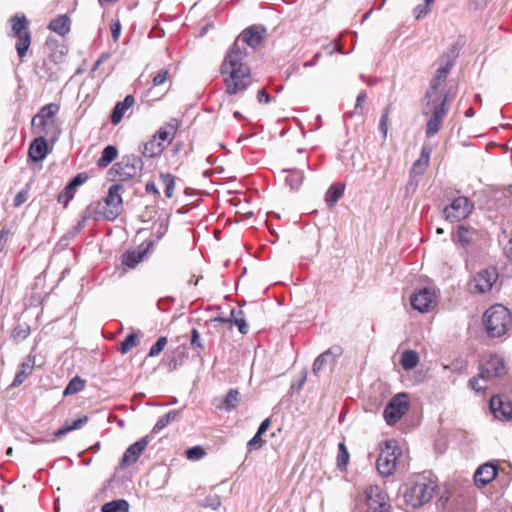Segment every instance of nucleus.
Wrapping results in <instances>:
<instances>
[{
    "mask_svg": "<svg viewBox=\"0 0 512 512\" xmlns=\"http://www.w3.org/2000/svg\"><path fill=\"white\" fill-rule=\"evenodd\" d=\"M399 453V447L396 441L388 440L385 442V447L382 449L376 462L377 470L382 476H390L393 474Z\"/></svg>",
    "mask_w": 512,
    "mask_h": 512,
    "instance_id": "7",
    "label": "nucleus"
},
{
    "mask_svg": "<svg viewBox=\"0 0 512 512\" xmlns=\"http://www.w3.org/2000/svg\"><path fill=\"white\" fill-rule=\"evenodd\" d=\"M257 100L259 103H268L270 101V96L264 89H261L257 93Z\"/></svg>",
    "mask_w": 512,
    "mask_h": 512,
    "instance_id": "61",
    "label": "nucleus"
},
{
    "mask_svg": "<svg viewBox=\"0 0 512 512\" xmlns=\"http://www.w3.org/2000/svg\"><path fill=\"white\" fill-rule=\"evenodd\" d=\"M221 505V500H220V497L218 495H208L207 497H205V499L203 500L202 502V506L203 507H208V508H211L213 510H216L220 507Z\"/></svg>",
    "mask_w": 512,
    "mask_h": 512,
    "instance_id": "47",
    "label": "nucleus"
},
{
    "mask_svg": "<svg viewBox=\"0 0 512 512\" xmlns=\"http://www.w3.org/2000/svg\"><path fill=\"white\" fill-rule=\"evenodd\" d=\"M147 445H148L147 437H143L140 440L133 443L132 445H130L126 449V451L122 457V464L125 466L134 464L139 459V457L141 456V454L143 453V451L145 450Z\"/></svg>",
    "mask_w": 512,
    "mask_h": 512,
    "instance_id": "19",
    "label": "nucleus"
},
{
    "mask_svg": "<svg viewBox=\"0 0 512 512\" xmlns=\"http://www.w3.org/2000/svg\"><path fill=\"white\" fill-rule=\"evenodd\" d=\"M190 345L193 348H203V343L201 341L200 334L196 328H193L191 331Z\"/></svg>",
    "mask_w": 512,
    "mask_h": 512,
    "instance_id": "52",
    "label": "nucleus"
},
{
    "mask_svg": "<svg viewBox=\"0 0 512 512\" xmlns=\"http://www.w3.org/2000/svg\"><path fill=\"white\" fill-rule=\"evenodd\" d=\"M409 408L407 394L399 393L394 396L384 409L383 416L388 425H394Z\"/></svg>",
    "mask_w": 512,
    "mask_h": 512,
    "instance_id": "11",
    "label": "nucleus"
},
{
    "mask_svg": "<svg viewBox=\"0 0 512 512\" xmlns=\"http://www.w3.org/2000/svg\"><path fill=\"white\" fill-rule=\"evenodd\" d=\"M246 59V57L227 50L220 66V73L223 76L225 92L228 95L242 93L253 83L251 69L247 65Z\"/></svg>",
    "mask_w": 512,
    "mask_h": 512,
    "instance_id": "1",
    "label": "nucleus"
},
{
    "mask_svg": "<svg viewBox=\"0 0 512 512\" xmlns=\"http://www.w3.org/2000/svg\"><path fill=\"white\" fill-rule=\"evenodd\" d=\"M490 409L495 418L508 421L512 419V404L508 401H504L499 396H493L490 399Z\"/></svg>",
    "mask_w": 512,
    "mask_h": 512,
    "instance_id": "17",
    "label": "nucleus"
},
{
    "mask_svg": "<svg viewBox=\"0 0 512 512\" xmlns=\"http://www.w3.org/2000/svg\"><path fill=\"white\" fill-rule=\"evenodd\" d=\"M447 101L448 97L447 95H444L440 103L435 104L433 107L427 108L428 114H430V118L426 124V137L430 138L440 131L448 110L446 106Z\"/></svg>",
    "mask_w": 512,
    "mask_h": 512,
    "instance_id": "10",
    "label": "nucleus"
},
{
    "mask_svg": "<svg viewBox=\"0 0 512 512\" xmlns=\"http://www.w3.org/2000/svg\"><path fill=\"white\" fill-rule=\"evenodd\" d=\"M48 28L61 36H65L70 31V19L66 15H60L49 23Z\"/></svg>",
    "mask_w": 512,
    "mask_h": 512,
    "instance_id": "25",
    "label": "nucleus"
},
{
    "mask_svg": "<svg viewBox=\"0 0 512 512\" xmlns=\"http://www.w3.org/2000/svg\"><path fill=\"white\" fill-rule=\"evenodd\" d=\"M418 186V179L417 178H410L407 185H406V191L407 192H414Z\"/></svg>",
    "mask_w": 512,
    "mask_h": 512,
    "instance_id": "64",
    "label": "nucleus"
},
{
    "mask_svg": "<svg viewBox=\"0 0 512 512\" xmlns=\"http://www.w3.org/2000/svg\"><path fill=\"white\" fill-rule=\"evenodd\" d=\"M240 393L236 389H230L224 398V405L227 411L235 409L239 404Z\"/></svg>",
    "mask_w": 512,
    "mask_h": 512,
    "instance_id": "41",
    "label": "nucleus"
},
{
    "mask_svg": "<svg viewBox=\"0 0 512 512\" xmlns=\"http://www.w3.org/2000/svg\"><path fill=\"white\" fill-rule=\"evenodd\" d=\"M48 154V144L45 139V136L39 135L36 139H34L28 150V157L33 162H39L45 159Z\"/></svg>",
    "mask_w": 512,
    "mask_h": 512,
    "instance_id": "20",
    "label": "nucleus"
},
{
    "mask_svg": "<svg viewBox=\"0 0 512 512\" xmlns=\"http://www.w3.org/2000/svg\"><path fill=\"white\" fill-rule=\"evenodd\" d=\"M181 411L180 410H171L165 415L161 416L153 427L152 432L157 433L163 428H165L169 423L175 421L179 418Z\"/></svg>",
    "mask_w": 512,
    "mask_h": 512,
    "instance_id": "32",
    "label": "nucleus"
},
{
    "mask_svg": "<svg viewBox=\"0 0 512 512\" xmlns=\"http://www.w3.org/2000/svg\"><path fill=\"white\" fill-rule=\"evenodd\" d=\"M483 325L490 337H501L512 325L510 311L501 304L491 306L483 315Z\"/></svg>",
    "mask_w": 512,
    "mask_h": 512,
    "instance_id": "4",
    "label": "nucleus"
},
{
    "mask_svg": "<svg viewBox=\"0 0 512 512\" xmlns=\"http://www.w3.org/2000/svg\"><path fill=\"white\" fill-rule=\"evenodd\" d=\"M88 421V417L87 416H83L77 420H74L72 421L71 423H69L68 421H66L64 423V425H62L55 433H54V436L56 438H60L62 437L63 435L67 434L68 432H71L73 430H76V429H79L81 428L85 423H87Z\"/></svg>",
    "mask_w": 512,
    "mask_h": 512,
    "instance_id": "28",
    "label": "nucleus"
},
{
    "mask_svg": "<svg viewBox=\"0 0 512 512\" xmlns=\"http://www.w3.org/2000/svg\"><path fill=\"white\" fill-rule=\"evenodd\" d=\"M123 186L121 184H113L108 190L104 203L95 202L87 206L83 214V222L79 223L82 227L87 219L99 220L102 217L108 221H114L123 210V200L120 192Z\"/></svg>",
    "mask_w": 512,
    "mask_h": 512,
    "instance_id": "3",
    "label": "nucleus"
},
{
    "mask_svg": "<svg viewBox=\"0 0 512 512\" xmlns=\"http://www.w3.org/2000/svg\"><path fill=\"white\" fill-rule=\"evenodd\" d=\"M168 78V70L167 69H161L153 78V85L155 87L161 86L165 83V81Z\"/></svg>",
    "mask_w": 512,
    "mask_h": 512,
    "instance_id": "50",
    "label": "nucleus"
},
{
    "mask_svg": "<svg viewBox=\"0 0 512 512\" xmlns=\"http://www.w3.org/2000/svg\"><path fill=\"white\" fill-rule=\"evenodd\" d=\"M443 99L438 95V89L434 88L429 85L426 93H425V100L426 105L423 108V114L428 115L427 108L433 107L435 104L440 103V101Z\"/></svg>",
    "mask_w": 512,
    "mask_h": 512,
    "instance_id": "35",
    "label": "nucleus"
},
{
    "mask_svg": "<svg viewBox=\"0 0 512 512\" xmlns=\"http://www.w3.org/2000/svg\"><path fill=\"white\" fill-rule=\"evenodd\" d=\"M138 343V336L135 333L128 334L125 339L120 343L119 352L122 354L128 353Z\"/></svg>",
    "mask_w": 512,
    "mask_h": 512,
    "instance_id": "42",
    "label": "nucleus"
},
{
    "mask_svg": "<svg viewBox=\"0 0 512 512\" xmlns=\"http://www.w3.org/2000/svg\"><path fill=\"white\" fill-rule=\"evenodd\" d=\"M101 512H129V503L124 499H117L105 503Z\"/></svg>",
    "mask_w": 512,
    "mask_h": 512,
    "instance_id": "33",
    "label": "nucleus"
},
{
    "mask_svg": "<svg viewBox=\"0 0 512 512\" xmlns=\"http://www.w3.org/2000/svg\"><path fill=\"white\" fill-rule=\"evenodd\" d=\"M453 65H454V60L453 59L448 60L445 65L437 68L434 78H436L437 81L441 80L442 82H445Z\"/></svg>",
    "mask_w": 512,
    "mask_h": 512,
    "instance_id": "44",
    "label": "nucleus"
},
{
    "mask_svg": "<svg viewBox=\"0 0 512 512\" xmlns=\"http://www.w3.org/2000/svg\"><path fill=\"white\" fill-rule=\"evenodd\" d=\"M164 146L154 136L140 147V152L146 158H153L162 153Z\"/></svg>",
    "mask_w": 512,
    "mask_h": 512,
    "instance_id": "24",
    "label": "nucleus"
},
{
    "mask_svg": "<svg viewBox=\"0 0 512 512\" xmlns=\"http://www.w3.org/2000/svg\"><path fill=\"white\" fill-rule=\"evenodd\" d=\"M367 99V94L364 90H362L358 96H357V99H356V104H355V111L356 112H359L361 114L364 113V107H363V103L366 101Z\"/></svg>",
    "mask_w": 512,
    "mask_h": 512,
    "instance_id": "53",
    "label": "nucleus"
},
{
    "mask_svg": "<svg viewBox=\"0 0 512 512\" xmlns=\"http://www.w3.org/2000/svg\"><path fill=\"white\" fill-rule=\"evenodd\" d=\"M85 387V381L80 377L76 376L70 380L64 390V395H72L82 391Z\"/></svg>",
    "mask_w": 512,
    "mask_h": 512,
    "instance_id": "40",
    "label": "nucleus"
},
{
    "mask_svg": "<svg viewBox=\"0 0 512 512\" xmlns=\"http://www.w3.org/2000/svg\"><path fill=\"white\" fill-rule=\"evenodd\" d=\"M479 377H472L469 380V387L475 392L479 393L485 390V387L479 385Z\"/></svg>",
    "mask_w": 512,
    "mask_h": 512,
    "instance_id": "58",
    "label": "nucleus"
},
{
    "mask_svg": "<svg viewBox=\"0 0 512 512\" xmlns=\"http://www.w3.org/2000/svg\"><path fill=\"white\" fill-rule=\"evenodd\" d=\"M497 272L494 268L484 269L477 273L473 279L474 291L485 293L489 291L497 280Z\"/></svg>",
    "mask_w": 512,
    "mask_h": 512,
    "instance_id": "15",
    "label": "nucleus"
},
{
    "mask_svg": "<svg viewBox=\"0 0 512 512\" xmlns=\"http://www.w3.org/2000/svg\"><path fill=\"white\" fill-rule=\"evenodd\" d=\"M110 58V54L107 52H104L100 55L98 60L94 63L92 67V71H95L104 61Z\"/></svg>",
    "mask_w": 512,
    "mask_h": 512,
    "instance_id": "63",
    "label": "nucleus"
},
{
    "mask_svg": "<svg viewBox=\"0 0 512 512\" xmlns=\"http://www.w3.org/2000/svg\"><path fill=\"white\" fill-rule=\"evenodd\" d=\"M344 192V186L339 184H333L327 190L325 195V202L328 207H333L337 201L342 197Z\"/></svg>",
    "mask_w": 512,
    "mask_h": 512,
    "instance_id": "31",
    "label": "nucleus"
},
{
    "mask_svg": "<svg viewBox=\"0 0 512 512\" xmlns=\"http://www.w3.org/2000/svg\"><path fill=\"white\" fill-rule=\"evenodd\" d=\"M205 455V451L200 446H194L186 450V457L189 460H199Z\"/></svg>",
    "mask_w": 512,
    "mask_h": 512,
    "instance_id": "48",
    "label": "nucleus"
},
{
    "mask_svg": "<svg viewBox=\"0 0 512 512\" xmlns=\"http://www.w3.org/2000/svg\"><path fill=\"white\" fill-rule=\"evenodd\" d=\"M437 487L435 478L431 475L420 474L400 488L397 505L405 511L423 506L433 498Z\"/></svg>",
    "mask_w": 512,
    "mask_h": 512,
    "instance_id": "2",
    "label": "nucleus"
},
{
    "mask_svg": "<svg viewBox=\"0 0 512 512\" xmlns=\"http://www.w3.org/2000/svg\"><path fill=\"white\" fill-rule=\"evenodd\" d=\"M284 171L289 172V175L285 179L287 185H289L291 190H298L304 180L303 171L300 169H290V170H284Z\"/></svg>",
    "mask_w": 512,
    "mask_h": 512,
    "instance_id": "30",
    "label": "nucleus"
},
{
    "mask_svg": "<svg viewBox=\"0 0 512 512\" xmlns=\"http://www.w3.org/2000/svg\"><path fill=\"white\" fill-rule=\"evenodd\" d=\"M473 203L465 196L455 198L450 205L443 210L447 221L454 223L467 218L473 210Z\"/></svg>",
    "mask_w": 512,
    "mask_h": 512,
    "instance_id": "9",
    "label": "nucleus"
},
{
    "mask_svg": "<svg viewBox=\"0 0 512 512\" xmlns=\"http://www.w3.org/2000/svg\"><path fill=\"white\" fill-rule=\"evenodd\" d=\"M262 434L256 432L253 438L248 442V448L250 450L260 448L264 444V440L262 439Z\"/></svg>",
    "mask_w": 512,
    "mask_h": 512,
    "instance_id": "51",
    "label": "nucleus"
},
{
    "mask_svg": "<svg viewBox=\"0 0 512 512\" xmlns=\"http://www.w3.org/2000/svg\"><path fill=\"white\" fill-rule=\"evenodd\" d=\"M343 354V349L339 345H333L323 353H321L315 360L312 366V372L315 376L327 367L336 365L339 357Z\"/></svg>",
    "mask_w": 512,
    "mask_h": 512,
    "instance_id": "14",
    "label": "nucleus"
},
{
    "mask_svg": "<svg viewBox=\"0 0 512 512\" xmlns=\"http://www.w3.org/2000/svg\"><path fill=\"white\" fill-rule=\"evenodd\" d=\"M145 191L148 194H153L155 197L160 196V192L153 181L147 182L145 185Z\"/></svg>",
    "mask_w": 512,
    "mask_h": 512,
    "instance_id": "59",
    "label": "nucleus"
},
{
    "mask_svg": "<svg viewBox=\"0 0 512 512\" xmlns=\"http://www.w3.org/2000/svg\"><path fill=\"white\" fill-rule=\"evenodd\" d=\"M266 29L260 26H252L244 30L228 49L242 57H248V47L255 49L262 41Z\"/></svg>",
    "mask_w": 512,
    "mask_h": 512,
    "instance_id": "6",
    "label": "nucleus"
},
{
    "mask_svg": "<svg viewBox=\"0 0 512 512\" xmlns=\"http://www.w3.org/2000/svg\"><path fill=\"white\" fill-rule=\"evenodd\" d=\"M367 512H388L390 508L389 498L379 486H370L366 492Z\"/></svg>",
    "mask_w": 512,
    "mask_h": 512,
    "instance_id": "12",
    "label": "nucleus"
},
{
    "mask_svg": "<svg viewBox=\"0 0 512 512\" xmlns=\"http://www.w3.org/2000/svg\"><path fill=\"white\" fill-rule=\"evenodd\" d=\"M430 12V7L427 4H420L415 7L414 14L416 19H420L423 16H426Z\"/></svg>",
    "mask_w": 512,
    "mask_h": 512,
    "instance_id": "55",
    "label": "nucleus"
},
{
    "mask_svg": "<svg viewBox=\"0 0 512 512\" xmlns=\"http://www.w3.org/2000/svg\"><path fill=\"white\" fill-rule=\"evenodd\" d=\"M143 162L136 155H125L108 171L110 180L127 181L141 174Z\"/></svg>",
    "mask_w": 512,
    "mask_h": 512,
    "instance_id": "5",
    "label": "nucleus"
},
{
    "mask_svg": "<svg viewBox=\"0 0 512 512\" xmlns=\"http://www.w3.org/2000/svg\"><path fill=\"white\" fill-rule=\"evenodd\" d=\"M58 111L59 106L55 103L43 106L32 118L31 124L34 133L42 136L48 135V129L54 125V117Z\"/></svg>",
    "mask_w": 512,
    "mask_h": 512,
    "instance_id": "8",
    "label": "nucleus"
},
{
    "mask_svg": "<svg viewBox=\"0 0 512 512\" xmlns=\"http://www.w3.org/2000/svg\"><path fill=\"white\" fill-rule=\"evenodd\" d=\"M14 36L29 33L28 21L24 15H15L11 19Z\"/></svg>",
    "mask_w": 512,
    "mask_h": 512,
    "instance_id": "36",
    "label": "nucleus"
},
{
    "mask_svg": "<svg viewBox=\"0 0 512 512\" xmlns=\"http://www.w3.org/2000/svg\"><path fill=\"white\" fill-rule=\"evenodd\" d=\"M231 323H234L241 334H246L248 332V326L246 324L244 312L242 310H231Z\"/></svg>",
    "mask_w": 512,
    "mask_h": 512,
    "instance_id": "37",
    "label": "nucleus"
},
{
    "mask_svg": "<svg viewBox=\"0 0 512 512\" xmlns=\"http://www.w3.org/2000/svg\"><path fill=\"white\" fill-rule=\"evenodd\" d=\"M475 230L469 226L459 225L455 233L452 234V241L459 244L463 249H467L472 243Z\"/></svg>",
    "mask_w": 512,
    "mask_h": 512,
    "instance_id": "21",
    "label": "nucleus"
},
{
    "mask_svg": "<svg viewBox=\"0 0 512 512\" xmlns=\"http://www.w3.org/2000/svg\"><path fill=\"white\" fill-rule=\"evenodd\" d=\"M75 189L70 187L69 184L59 193L58 202L62 203L66 207L69 201L74 197Z\"/></svg>",
    "mask_w": 512,
    "mask_h": 512,
    "instance_id": "46",
    "label": "nucleus"
},
{
    "mask_svg": "<svg viewBox=\"0 0 512 512\" xmlns=\"http://www.w3.org/2000/svg\"><path fill=\"white\" fill-rule=\"evenodd\" d=\"M506 373L504 358L499 354H490L481 364L479 376L482 379H489Z\"/></svg>",
    "mask_w": 512,
    "mask_h": 512,
    "instance_id": "13",
    "label": "nucleus"
},
{
    "mask_svg": "<svg viewBox=\"0 0 512 512\" xmlns=\"http://www.w3.org/2000/svg\"><path fill=\"white\" fill-rule=\"evenodd\" d=\"M28 374L26 373L25 370H21L19 371L16 375H15V378L11 384L12 387H16V386H19L20 384H22L25 379L27 378Z\"/></svg>",
    "mask_w": 512,
    "mask_h": 512,
    "instance_id": "56",
    "label": "nucleus"
},
{
    "mask_svg": "<svg viewBox=\"0 0 512 512\" xmlns=\"http://www.w3.org/2000/svg\"><path fill=\"white\" fill-rule=\"evenodd\" d=\"M30 334V327L26 323H18L14 326L12 332H11V338L15 342H20L24 339H26Z\"/></svg>",
    "mask_w": 512,
    "mask_h": 512,
    "instance_id": "38",
    "label": "nucleus"
},
{
    "mask_svg": "<svg viewBox=\"0 0 512 512\" xmlns=\"http://www.w3.org/2000/svg\"><path fill=\"white\" fill-rule=\"evenodd\" d=\"M411 306L419 312H427L434 302V293L428 288L420 289L410 298Z\"/></svg>",
    "mask_w": 512,
    "mask_h": 512,
    "instance_id": "16",
    "label": "nucleus"
},
{
    "mask_svg": "<svg viewBox=\"0 0 512 512\" xmlns=\"http://www.w3.org/2000/svg\"><path fill=\"white\" fill-rule=\"evenodd\" d=\"M111 33H112L113 40L115 42L118 41L120 34H121V24L119 21H114L111 24Z\"/></svg>",
    "mask_w": 512,
    "mask_h": 512,
    "instance_id": "57",
    "label": "nucleus"
},
{
    "mask_svg": "<svg viewBox=\"0 0 512 512\" xmlns=\"http://www.w3.org/2000/svg\"><path fill=\"white\" fill-rule=\"evenodd\" d=\"M27 200V192L20 191L14 198V205L20 206Z\"/></svg>",
    "mask_w": 512,
    "mask_h": 512,
    "instance_id": "60",
    "label": "nucleus"
},
{
    "mask_svg": "<svg viewBox=\"0 0 512 512\" xmlns=\"http://www.w3.org/2000/svg\"><path fill=\"white\" fill-rule=\"evenodd\" d=\"M157 136L162 141H170L171 140V133L168 130L164 129V128H161L157 132Z\"/></svg>",
    "mask_w": 512,
    "mask_h": 512,
    "instance_id": "62",
    "label": "nucleus"
},
{
    "mask_svg": "<svg viewBox=\"0 0 512 512\" xmlns=\"http://www.w3.org/2000/svg\"><path fill=\"white\" fill-rule=\"evenodd\" d=\"M134 102V97L132 95H127L123 101L116 103L110 116L111 122L114 125L120 123L125 112L133 106Z\"/></svg>",
    "mask_w": 512,
    "mask_h": 512,
    "instance_id": "23",
    "label": "nucleus"
},
{
    "mask_svg": "<svg viewBox=\"0 0 512 512\" xmlns=\"http://www.w3.org/2000/svg\"><path fill=\"white\" fill-rule=\"evenodd\" d=\"M17 42L15 44L18 56L22 59L26 56L29 46L31 44V35L29 33L20 34L15 36Z\"/></svg>",
    "mask_w": 512,
    "mask_h": 512,
    "instance_id": "34",
    "label": "nucleus"
},
{
    "mask_svg": "<svg viewBox=\"0 0 512 512\" xmlns=\"http://www.w3.org/2000/svg\"><path fill=\"white\" fill-rule=\"evenodd\" d=\"M167 345V338L162 336L159 337L158 340L151 346L148 356L155 357L158 356Z\"/></svg>",
    "mask_w": 512,
    "mask_h": 512,
    "instance_id": "45",
    "label": "nucleus"
},
{
    "mask_svg": "<svg viewBox=\"0 0 512 512\" xmlns=\"http://www.w3.org/2000/svg\"><path fill=\"white\" fill-rule=\"evenodd\" d=\"M498 466L495 463H485L478 467L474 473V482L478 487H484L495 479Z\"/></svg>",
    "mask_w": 512,
    "mask_h": 512,
    "instance_id": "18",
    "label": "nucleus"
},
{
    "mask_svg": "<svg viewBox=\"0 0 512 512\" xmlns=\"http://www.w3.org/2000/svg\"><path fill=\"white\" fill-rule=\"evenodd\" d=\"M388 110V108L385 109L379 121V129L382 132L384 139H386L388 132Z\"/></svg>",
    "mask_w": 512,
    "mask_h": 512,
    "instance_id": "49",
    "label": "nucleus"
},
{
    "mask_svg": "<svg viewBox=\"0 0 512 512\" xmlns=\"http://www.w3.org/2000/svg\"><path fill=\"white\" fill-rule=\"evenodd\" d=\"M87 175L84 173H78L72 180L68 183L70 187H73L75 190L78 186L82 185L87 180Z\"/></svg>",
    "mask_w": 512,
    "mask_h": 512,
    "instance_id": "54",
    "label": "nucleus"
},
{
    "mask_svg": "<svg viewBox=\"0 0 512 512\" xmlns=\"http://www.w3.org/2000/svg\"><path fill=\"white\" fill-rule=\"evenodd\" d=\"M160 179L165 186V195L172 198L175 190V177L171 173H161Z\"/></svg>",
    "mask_w": 512,
    "mask_h": 512,
    "instance_id": "39",
    "label": "nucleus"
},
{
    "mask_svg": "<svg viewBox=\"0 0 512 512\" xmlns=\"http://www.w3.org/2000/svg\"><path fill=\"white\" fill-rule=\"evenodd\" d=\"M349 461V453L344 443L338 445L337 466L339 469H345Z\"/></svg>",
    "mask_w": 512,
    "mask_h": 512,
    "instance_id": "43",
    "label": "nucleus"
},
{
    "mask_svg": "<svg viewBox=\"0 0 512 512\" xmlns=\"http://www.w3.org/2000/svg\"><path fill=\"white\" fill-rule=\"evenodd\" d=\"M118 155V150L113 145L106 146L102 153L100 158L97 160V166L99 168H106Z\"/></svg>",
    "mask_w": 512,
    "mask_h": 512,
    "instance_id": "27",
    "label": "nucleus"
},
{
    "mask_svg": "<svg viewBox=\"0 0 512 512\" xmlns=\"http://www.w3.org/2000/svg\"><path fill=\"white\" fill-rule=\"evenodd\" d=\"M431 150L423 147L419 159H417L411 169L409 176L410 178H418L423 175L429 165Z\"/></svg>",
    "mask_w": 512,
    "mask_h": 512,
    "instance_id": "22",
    "label": "nucleus"
},
{
    "mask_svg": "<svg viewBox=\"0 0 512 512\" xmlns=\"http://www.w3.org/2000/svg\"><path fill=\"white\" fill-rule=\"evenodd\" d=\"M145 254H146L145 250L127 251L123 255L122 263L129 268H134L137 264H139L143 260Z\"/></svg>",
    "mask_w": 512,
    "mask_h": 512,
    "instance_id": "29",
    "label": "nucleus"
},
{
    "mask_svg": "<svg viewBox=\"0 0 512 512\" xmlns=\"http://www.w3.org/2000/svg\"><path fill=\"white\" fill-rule=\"evenodd\" d=\"M419 362V355L414 350H406L401 355L400 364L406 371L414 369Z\"/></svg>",
    "mask_w": 512,
    "mask_h": 512,
    "instance_id": "26",
    "label": "nucleus"
}]
</instances>
